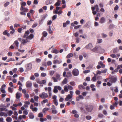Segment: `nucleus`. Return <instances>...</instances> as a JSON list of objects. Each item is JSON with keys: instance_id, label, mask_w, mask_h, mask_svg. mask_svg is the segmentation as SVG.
Segmentation results:
<instances>
[{"instance_id": "1", "label": "nucleus", "mask_w": 122, "mask_h": 122, "mask_svg": "<svg viewBox=\"0 0 122 122\" xmlns=\"http://www.w3.org/2000/svg\"><path fill=\"white\" fill-rule=\"evenodd\" d=\"M34 37V35L33 34H30L29 36L26 38H25V39H23L22 41V43L23 44L28 42L30 41V40H31Z\"/></svg>"}, {"instance_id": "2", "label": "nucleus", "mask_w": 122, "mask_h": 122, "mask_svg": "<svg viewBox=\"0 0 122 122\" xmlns=\"http://www.w3.org/2000/svg\"><path fill=\"white\" fill-rule=\"evenodd\" d=\"M25 67L27 71H29L31 70L32 68V64L30 63H27L25 65Z\"/></svg>"}, {"instance_id": "3", "label": "nucleus", "mask_w": 122, "mask_h": 122, "mask_svg": "<svg viewBox=\"0 0 122 122\" xmlns=\"http://www.w3.org/2000/svg\"><path fill=\"white\" fill-rule=\"evenodd\" d=\"M72 73L74 76H76L78 75L79 71L77 69L75 68L72 71Z\"/></svg>"}, {"instance_id": "4", "label": "nucleus", "mask_w": 122, "mask_h": 122, "mask_svg": "<svg viewBox=\"0 0 122 122\" xmlns=\"http://www.w3.org/2000/svg\"><path fill=\"white\" fill-rule=\"evenodd\" d=\"M39 96L42 99H45L48 97V95L47 93L43 92L41 94L39 95Z\"/></svg>"}, {"instance_id": "5", "label": "nucleus", "mask_w": 122, "mask_h": 122, "mask_svg": "<svg viewBox=\"0 0 122 122\" xmlns=\"http://www.w3.org/2000/svg\"><path fill=\"white\" fill-rule=\"evenodd\" d=\"M85 47L86 49H90L91 50L93 47V46L92 43H89L85 46Z\"/></svg>"}, {"instance_id": "6", "label": "nucleus", "mask_w": 122, "mask_h": 122, "mask_svg": "<svg viewBox=\"0 0 122 122\" xmlns=\"http://www.w3.org/2000/svg\"><path fill=\"white\" fill-rule=\"evenodd\" d=\"M62 62V61L60 58H58L56 60L54 61L53 63L55 64H59L61 63Z\"/></svg>"}, {"instance_id": "7", "label": "nucleus", "mask_w": 122, "mask_h": 122, "mask_svg": "<svg viewBox=\"0 0 122 122\" xmlns=\"http://www.w3.org/2000/svg\"><path fill=\"white\" fill-rule=\"evenodd\" d=\"M19 44V43L18 41L17 40H16L14 42L13 45H14V46L15 47V49H17L18 48Z\"/></svg>"}, {"instance_id": "8", "label": "nucleus", "mask_w": 122, "mask_h": 122, "mask_svg": "<svg viewBox=\"0 0 122 122\" xmlns=\"http://www.w3.org/2000/svg\"><path fill=\"white\" fill-rule=\"evenodd\" d=\"M104 52V50L100 46H98V52L102 53Z\"/></svg>"}, {"instance_id": "9", "label": "nucleus", "mask_w": 122, "mask_h": 122, "mask_svg": "<svg viewBox=\"0 0 122 122\" xmlns=\"http://www.w3.org/2000/svg\"><path fill=\"white\" fill-rule=\"evenodd\" d=\"M32 85V84L31 82L30 81H28L26 83V87L27 88L30 87Z\"/></svg>"}, {"instance_id": "10", "label": "nucleus", "mask_w": 122, "mask_h": 122, "mask_svg": "<svg viewBox=\"0 0 122 122\" xmlns=\"http://www.w3.org/2000/svg\"><path fill=\"white\" fill-rule=\"evenodd\" d=\"M6 86V85L5 84L3 85L0 88V91L1 92L3 93H5L6 92L5 90V87Z\"/></svg>"}, {"instance_id": "11", "label": "nucleus", "mask_w": 122, "mask_h": 122, "mask_svg": "<svg viewBox=\"0 0 122 122\" xmlns=\"http://www.w3.org/2000/svg\"><path fill=\"white\" fill-rule=\"evenodd\" d=\"M117 80V78L116 77L112 78H111L110 80L109 81L110 82H111L113 83L116 82Z\"/></svg>"}, {"instance_id": "12", "label": "nucleus", "mask_w": 122, "mask_h": 122, "mask_svg": "<svg viewBox=\"0 0 122 122\" xmlns=\"http://www.w3.org/2000/svg\"><path fill=\"white\" fill-rule=\"evenodd\" d=\"M29 33L30 32L29 31H26L25 32V33L23 36L24 38H26L28 37L29 36H28V35Z\"/></svg>"}, {"instance_id": "13", "label": "nucleus", "mask_w": 122, "mask_h": 122, "mask_svg": "<svg viewBox=\"0 0 122 122\" xmlns=\"http://www.w3.org/2000/svg\"><path fill=\"white\" fill-rule=\"evenodd\" d=\"M16 98L17 99H18L20 98V97L21 96V93H19L18 92H17L16 94Z\"/></svg>"}, {"instance_id": "14", "label": "nucleus", "mask_w": 122, "mask_h": 122, "mask_svg": "<svg viewBox=\"0 0 122 122\" xmlns=\"http://www.w3.org/2000/svg\"><path fill=\"white\" fill-rule=\"evenodd\" d=\"M72 97V96L69 94L67 95L65 99V101H68L69 99H71Z\"/></svg>"}, {"instance_id": "15", "label": "nucleus", "mask_w": 122, "mask_h": 122, "mask_svg": "<svg viewBox=\"0 0 122 122\" xmlns=\"http://www.w3.org/2000/svg\"><path fill=\"white\" fill-rule=\"evenodd\" d=\"M105 21V18L103 17H102L101 18L99 23L101 24H102Z\"/></svg>"}, {"instance_id": "16", "label": "nucleus", "mask_w": 122, "mask_h": 122, "mask_svg": "<svg viewBox=\"0 0 122 122\" xmlns=\"http://www.w3.org/2000/svg\"><path fill=\"white\" fill-rule=\"evenodd\" d=\"M91 51L96 53L98 52V47H95L93 49H92Z\"/></svg>"}, {"instance_id": "17", "label": "nucleus", "mask_w": 122, "mask_h": 122, "mask_svg": "<svg viewBox=\"0 0 122 122\" xmlns=\"http://www.w3.org/2000/svg\"><path fill=\"white\" fill-rule=\"evenodd\" d=\"M68 82V80L66 78H65L62 82V84L64 85L66 84Z\"/></svg>"}, {"instance_id": "18", "label": "nucleus", "mask_w": 122, "mask_h": 122, "mask_svg": "<svg viewBox=\"0 0 122 122\" xmlns=\"http://www.w3.org/2000/svg\"><path fill=\"white\" fill-rule=\"evenodd\" d=\"M12 120V118L10 117H7L6 119V121L7 122H11Z\"/></svg>"}, {"instance_id": "19", "label": "nucleus", "mask_w": 122, "mask_h": 122, "mask_svg": "<svg viewBox=\"0 0 122 122\" xmlns=\"http://www.w3.org/2000/svg\"><path fill=\"white\" fill-rule=\"evenodd\" d=\"M89 106L88 107L87 105H86L85 106V108L86 109L87 111L89 112H91L92 111V109H89Z\"/></svg>"}, {"instance_id": "20", "label": "nucleus", "mask_w": 122, "mask_h": 122, "mask_svg": "<svg viewBox=\"0 0 122 122\" xmlns=\"http://www.w3.org/2000/svg\"><path fill=\"white\" fill-rule=\"evenodd\" d=\"M51 52L53 53L57 54L58 53L59 51L56 49H53L51 51Z\"/></svg>"}, {"instance_id": "21", "label": "nucleus", "mask_w": 122, "mask_h": 122, "mask_svg": "<svg viewBox=\"0 0 122 122\" xmlns=\"http://www.w3.org/2000/svg\"><path fill=\"white\" fill-rule=\"evenodd\" d=\"M119 51L118 49L117 48H114L113 50V53H115L118 52Z\"/></svg>"}, {"instance_id": "22", "label": "nucleus", "mask_w": 122, "mask_h": 122, "mask_svg": "<svg viewBox=\"0 0 122 122\" xmlns=\"http://www.w3.org/2000/svg\"><path fill=\"white\" fill-rule=\"evenodd\" d=\"M95 9L97 12H99V8L98 7V5H95Z\"/></svg>"}, {"instance_id": "23", "label": "nucleus", "mask_w": 122, "mask_h": 122, "mask_svg": "<svg viewBox=\"0 0 122 122\" xmlns=\"http://www.w3.org/2000/svg\"><path fill=\"white\" fill-rule=\"evenodd\" d=\"M7 114L9 116H10L13 114V112L11 110L8 111L7 112Z\"/></svg>"}, {"instance_id": "24", "label": "nucleus", "mask_w": 122, "mask_h": 122, "mask_svg": "<svg viewBox=\"0 0 122 122\" xmlns=\"http://www.w3.org/2000/svg\"><path fill=\"white\" fill-rule=\"evenodd\" d=\"M64 90L66 92H68V87L67 85H65L64 86Z\"/></svg>"}, {"instance_id": "25", "label": "nucleus", "mask_w": 122, "mask_h": 122, "mask_svg": "<svg viewBox=\"0 0 122 122\" xmlns=\"http://www.w3.org/2000/svg\"><path fill=\"white\" fill-rule=\"evenodd\" d=\"M101 35L102 36V38H105L107 36V35L106 34H105L103 33H101Z\"/></svg>"}, {"instance_id": "26", "label": "nucleus", "mask_w": 122, "mask_h": 122, "mask_svg": "<svg viewBox=\"0 0 122 122\" xmlns=\"http://www.w3.org/2000/svg\"><path fill=\"white\" fill-rule=\"evenodd\" d=\"M39 97L38 96H34V98L35 101L38 102V100L39 98Z\"/></svg>"}, {"instance_id": "27", "label": "nucleus", "mask_w": 122, "mask_h": 122, "mask_svg": "<svg viewBox=\"0 0 122 122\" xmlns=\"http://www.w3.org/2000/svg\"><path fill=\"white\" fill-rule=\"evenodd\" d=\"M72 76V75L71 72H68L67 73L66 76L67 77H71Z\"/></svg>"}, {"instance_id": "28", "label": "nucleus", "mask_w": 122, "mask_h": 122, "mask_svg": "<svg viewBox=\"0 0 122 122\" xmlns=\"http://www.w3.org/2000/svg\"><path fill=\"white\" fill-rule=\"evenodd\" d=\"M96 76L95 74H94V76L92 77L91 79L92 81H95L96 80Z\"/></svg>"}, {"instance_id": "29", "label": "nucleus", "mask_w": 122, "mask_h": 122, "mask_svg": "<svg viewBox=\"0 0 122 122\" xmlns=\"http://www.w3.org/2000/svg\"><path fill=\"white\" fill-rule=\"evenodd\" d=\"M48 31L50 34H52L53 33L52 31L51 30V27L50 26H49V28L48 30Z\"/></svg>"}, {"instance_id": "30", "label": "nucleus", "mask_w": 122, "mask_h": 122, "mask_svg": "<svg viewBox=\"0 0 122 122\" xmlns=\"http://www.w3.org/2000/svg\"><path fill=\"white\" fill-rule=\"evenodd\" d=\"M99 64L100 65L102 68H104L105 66L103 64V62L102 61H100L99 62Z\"/></svg>"}, {"instance_id": "31", "label": "nucleus", "mask_w": 122, "mask_h": 122, "mask_svg": "<svg viewBox=\"0 0 122 122\" xmlns=\"http://www.w3.org/2000/svg\"><path fill=\"white\" fill-rule=\"evenodd\" d=\"M34 117V115L32 113H30L29 114V117L30 119H33Z\"/></svg>"}, {"instance_id": "32", "label": "nucleus", "mask_w": 122, "mask_h": 122, "mask_svg": "<svg viewBox=\"0 0 122 122\" xmlns=\"http://www.w3.org/2000/svg\"><path fill=\"white\" fill-rule=\"evenodd\" d=\"M60 2L59 1V0L55 4V5L56 6H59L60 5Z\"/></svg>"}, {"instance_id": "33", "label": "nucleus", "mask_w": 122, "mask_h": 122, "mask_svg": "<svg viewBox=\"0 0 122 122\" xmlns=\"http://www.w3.org/2000/svg\"><path fill=\"white\" fill-rule=\"evenodd\" d=\"M73 55L71 53H70L67 55L66 57L67 58H70L71 57H72L73 56Z\"/></svg>"}, {"instance_id": "34", "label": "nucleus", "mask_w": 122, "mask_h": 122, "mask_svg": "<svg viewBox=\"0 0 122 122\" xmlns=\"http://www.w3.org/2000/svg\"><path fill=\"white\" fill-rule=\"evenodd\" d=\"M56 87H57V86H55L53 92H54L55 93H56L58 91L57 89V88Z\"/></svg>"}, {"instance_id": "35", "label": "nucleus", "mask_w": 122, "mask_h": 122, "mask_svg": "<svg viewBox=\"0 0 122 122\" xmlns=\"http://www.w3.org/2000/svg\"><path fill=\"white\" fill-rule=\"evenodd\" d=\"M67 86L69 90H72L73 88L72 86L68 84H67Z\"/></svg>"}, {"instance_id": "36", "label": "nucleus", "mask_w": 122, "mask_h": 122, "mask_svg": "<svg viewBox=\"0 0 122 122\" xmlns=\"http://www.w3.org/2000/svg\"><path fill=\"white\" fill-rule=\"evenodd\" d=\"M42 34L43 36L45 37H46L47 35V33L45 31H43V32Z\"/></svg>"}, {"instance_id": "37", "label": "nucleus", "mask_w": 122, "mask_h": 122, "mask_svg": "<svg viewBox=\"0 0 122 122\" xmlns=\"http://www.w3.org/2000/svg\"><path fill=\"white\" fill-rule=\"evenodd\" d=\"M78 88L79 89H80L82 88L84 89L85 88V87L82 85H79L78 86Z\"/></svg>"}, {"instance_id": "38", "label": "nucleus", "mask_w": 122, "mask_h": 122, "mask_svg": "<svg viewBox=\"0 0 122 122\" xmlns=\"http://www.w3.org/2000/svg\"><path fill=\"white\" fill-rule=\"evenodd\" d=\"M43 117V115L42 113H39L38 114V117L40 118H42Z\"/></svg>"}, {"instance_id": "39", "label": "nucleus", "mask_w": 122, "mask_h": 122, "mask_svg": "<svg viewBox=\"0 0 122 122\" xmlns=\"http://www.w3.org/2000/svg\"><path fill=\"white\" fill-rule=\"evenodd\" d=\"M55 71H49V73L51 75H53Z\"/></svg>"}, {"instance_id": "40", "label": "nucleus", "mask_w": 122, "mask_h": 122, "mask_svg": "<svg viewBox=\"0 0 122 122\" xmlns=\"http://www.w3.org/2000/svg\"><path fill=\"white\" fill-rule=\"evenodd\" d=\"M86 118L87 120H89L91 119V116H87L86 117Z\"/></svg>"}, {"instance_id": "41", "label": "nucleus", "mask_w": 122, "mask_h": 122, "mask_svg": "<svg viewBox=\"0 0 122 122\" xmlns=\"http://www.w3.org/2000/svg\"><path fill=\"white\" fill-rule=\"evenodd\" d=\"M52 113L54 114H56L57 113V112L55 109L52 110Z\"/></svg>"}, {"instance_id": "42", "label": "nucleus", "mask_w": 122, "mask_h": 122, "mask_svg": "<svg viewBox=\"0 0 122 122\" xmlns=\"http://www.w3.org/2000/svg\"><path fill=\"white\" fill-rule=\"evenodd\" d=\"M15 61V60L12 58H10L8 61H7V62H9L11 61Z\"/></svg>"}, {"instance_id": "43", "label": "nucleus", "mask_w": 122, "mask_h": 122, "mask_svg": "<svg viewBox=\"0 0 122 122\" xmlns=\"http://www.w3.org/2000/svg\"><path fill=\"white\" fill-rule=\"evenodd\" d=\"M38 109L37 107H34L32 110L34 112H37V111Z\"/></svg>"}, {"instance_id": "44", "label": "nucleus", "mask_w": 122, "mask_h": 122, "mask_svg": "<svg viewBox=\"0 0 122 122\" xmlns=\"http://www.w3.org/2000/svg\"><path fill=\"white\" fill-rule=\"evenodd\" d=\"M49 109L48 108H44L43 110V112L44 113L45 112V111H46L48 110Z\"/></svg>"}, {"instance_id": "45", "label": "nucleus", "mask_w": 122, "mask_h": 122, "mask_svg": "<svg viewBox=\"0 0 122 122\" xmlns=\"http://www.w3.org/2000/svg\"><path fill=\"white\" fill-rule=\"evenodd\" d=\"M8 90L9 92H10V93H12V92H13V90L10 87H9L8 88Z\"/></svg>"}, {"instance_id": "46", "label": "nucleus", "mask_w": 122, "mask_h": 122, "mask_svg": "<svg viewBox=\"0 0 122 122\" xmlns=\"http://www.w3.org/2000/svg\"><path fill=\"white\" fill-rule=\"evenodd\" d=\"M70 84L73 86H75V83L74 81H71L70 82Z\"/></svg>"}, {"instance_id": "47", "label": "nucleus", "mask_w": 122, "mask_h": 122, "mask_svg": "<svg viewBox=\"0 0 122 122\" xmlns=\"http://www.w3.org/2000/svg\"><path fill=\"white\" fill-rule=\"evenodd\" d=\"M110 56H111L112 57L114 58H115L116 57V56L115 54H111L110 55Z\"/></svg>"}, {"instance_id": "48", "label": "nucleus", "mask_w": 122, "mask_h": 122, "mask_svg": "<svg viewBox=\"0 0 122 122\" xmlns=\"http://www.w3.org/2000/svg\"><path fill=\"white\" fill-rule=\"evenodd\" d=\"M87 93V92H82V93L83 97H85L86 96V94Z\"/></svg>"}, {"instance_id": "49", "label": "nucleus", "mask_w": 122, "mask_h": 122, "mask_svg": "<svg viewBox=\"0 0 122 122\" xmlns=\"http://www.w3.org/2000/svg\"><path fill=\"white\" fill-rule=\"evenodd\" d=\"M46 117L47 119L48 120H51V117L49 115H47Z\"/></svg>"}, {"instance_id": "50", "label": "nucleus", "mask_w": 122, "mask_h": 122, "mask_svg": "<svg viewBox=\"0 0 122 122\" xmlns=\"http://www.w3.org/2000/svg\"><path fill=\"white\" fill-rule=\"evenodd\" d=\"M52 64V62L51 61H47V64L48 66L51 65Z\"/></svg>"}, {"instance_id": "51", "label": "nucleus", "mask_w": 122, "mask_h": 122, "mask_svg": "<svg viewBox=\"0 0 122 122\" xmlns=\"http://www.w3.org/2000/svg\"><path fill=\"white\" fill-rule=\"evenodd\" d=\"M107 71V69H105V70H103L101 71V73H106V71Z\"/></svg>"}, {"instance_id": "52", "label": "nucleus", "mask_w": 122, "mask_h": 122, "mask_svg": "<svg viewBox=\"0 0 122 122\" xmlns=\"http://www.w3.org/2000/svg\"><path fill=\"white\" fill-rule=\"evenodd\" d=\"M46 76V74L45 73H42L41 74V76L42 77H44Z\"/></svg>"}, {"instance_id": "53", "label": "nucleus", "mask_w": 122, "mask_h": 122, "mask_svg": "<svg viewBox=\"0 0 122 122\" xmlns=\"http://www.w3.org/2000/svg\"><path fill=\"white\" fill-rule=\"evenodd\" d=\"M25 97L27 98H28L29 97V96L28 94L25 93Z\"/></svg>"}, {"instance_id": "54", "label": "nucleus", "mask_w": 122, "mask_h": 122, "mask_svg": "<svg viewBox=\"0 0 122 122\" xmlns=\"http://www.w3.org/2000/svg\"><path fill=\"white\" fill-rule=\"evenodd\" d=\"M22 92L23 93L25 94L26 93V90L25 89H23L22 90Z\"/></svg>"}, {"instance_id": "55", "label": "nucleus", "mask_w": 122, "mask_h": 122, "mask_svg": "<svg viewBox=\"0 0 122 122\" xmlns=\"http://www.w3.org/2000/svg\"><path fill=\"white\" fill-rule=\"evenodd\" d=\"M78 98H79V99H83L84 98L81 95H79L78 96Z\"/></svg>"}, {"instance_id": "56", "label": "nucleus", "mask_w": 122, "mask_h": 122, "mask_svg": "<svg viewBox=\"0 0 122 122\" xmlns=\"http://www.w3.org/2000/svg\"><path fill=\"white\" fill-rule=\"evenodd\" d=\"M118 102H116L115 103L113 104V105L115 107H117L118 104Z\"/></svg>"}, {"instance_id": "57", "label": "nucleus", "mask_w": 122, "mask_h": 122, "mask_svg": "<svg viewBox=\"0 0 122 122\" xmlns=\"http://www.w3.org/2000/svg\"><path fill=\"white\" fill-rule=\"evenodd\" d=\"M101 71H98L97 73V74H95L96 75H101Z\"/></svg>"}, {"instance_id": "58", "label": "nucleus", "mask_w": 122, "mask_h": 122, "mask_svg": "<svg viewBox=\"0 0 122 122\" xmlns=\"http://www.w3.org/2000/svg\"><path fill=\"white\" fill-rule=\"evenodd\" d=\"M37 25L38 24L37 23H34L32 26V27L33 28H34L37 26Z\"/></svg>"}, {"instance_id": "59", "label": "nucleus", "mask_w": 122, "mask_h": 122, "mask_svg": "<svg viewBox=\"0 0 122 122\" xmlns=\"http://www.w3.org/2000/svg\"><path fill=\"white\" fill-rule=\"evenodd\" d=\"M48 102V100L47 99H46V100H43V102H42V104H43V102L44 103H45L46 102Z\"/></svg>"}, {"instance_id": "60", "label": "nucleus", "mask_w": 122, "mask_h": 122, "mask_svg": "<svg viewBox=\"0 0 122 122\" xmlns=\"http://www.w3.org/2000/svg\"><path fill=\"white\" fill-rule=\"evenodd\" d=\"M36 61L37 62L40 63L41 61V60L39 58H36Z\"/></svg>"}, {"instance_id": "61", "label": "nucleus", "mask_w": 122, "mask_h": 122, "mask_svg": "<svg viewBox=\"0 0 122 122\" xmlns=\"http://www.w3.org/2000/svg\"><path fill=\"white\" fill-rule=\"evenodd\" d=\"M72 113L73 114H75L77 113V112L75 110H73L72 111Z\"/></svg>"}, {"instance_id": "62", "label": "nucleus", "mask_w": 122, "mask_h": 122, "mask_svg": "<svg viewBox=\"0 0 122 122\" xmlns=\"http://www.w3.org/2000/svg\"><path fill=\"white\" fill-rule=\"evenodd\" d=\"M108 35L109 36H112L113 35V32L111 31L109 32V33Z\"/></svg>"}, {"instance_id": "63", "label": "nucleus", "mask_w": 122, "mask_h": 122, "mask_svg": "<svg viewBox=\"0 0 122 122\" xmlns=\"http://www.w3.org/2000/svg\"><path fill=\"white\" fill-rule=\"evenodd\" d=\"M54 103L56 105V106H57L58 104V102H57L56 100H54Z\"/></svg>"}, {"instance_id": "64", "label": "nucleus", "mask_w": 122, "mask_h": 122, "mask_svg": "<svg viewBox=\"0 0 122 122\" xmlns=\"http://www.w3.org/2000/svg\"><path fill=\"white\" fill-rule=\"evenodd\" d=\"M23 113L26 115H27L28 114V112L26 110H25L23 112Z\"/></svg>"}]
</instances>
